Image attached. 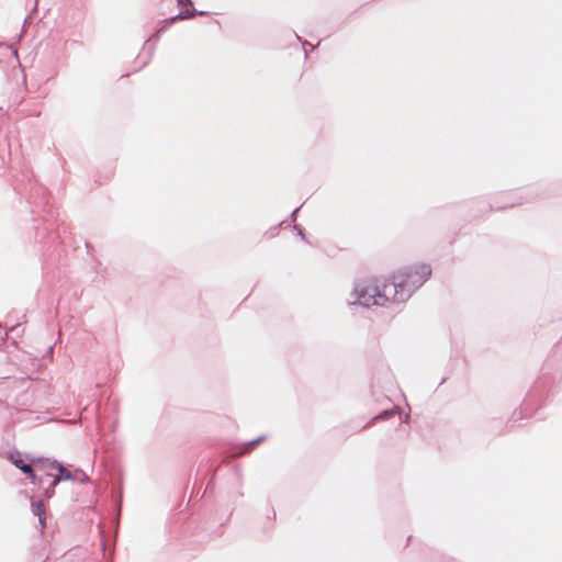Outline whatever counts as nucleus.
<instances>
[{
  "label": "nucleus",
  "mask_w": 562,
  "mask_h": 562,
  "mask_svg": "<svg viewBox=\"0 0 562 562\" xmlns=\"http://www.w3.org/2000/svg\"><path fill=\"white\" fill-rule=\"evenodd\" d=\"M431 272V267L424 262L398 269L392 274L385 296L395 303L405 302L430 278Z\"/></svg>",
  "instance_id": "nucleus-1"
},
{
  "label": "nucleus",
  "mask_w": 562,
  "mask_h": 562,
  "mask_svg": "<svg viewBox=\"0 0 562 562\" xmlns=\"http://www.w3.org/2000/svg\"><path fill=\"white\" fill-rule=\"evenodd\" d=\"M390 281L380 283L375 279H369L358 284L356 292L358 299L363 305H382L385 302H392V299L385 296Z\"/></svg>",
  "instance_id": "nucleus-2"
},
{
  "label": "nucleus",
  "mask_w": 562,
  "mask_h": 562,
  "mask_svg": "<svg viewBox=\"0 0 562 562\" xmlns=\"http://www.w3.org/2000/svg\"><path fill=\"white\" fill-rule=\"evenodd\" d=\"M35 467L36 469L46 472L47 475L54 476V480L52 482V491L46 492L47 497L52 496V494L54 493V487L61 480H69L71 477L69 471L63 468L61 465L57 464L56 462L36 461Z\"/></svg>",
  "instance_id": "nucleus-3"
},
{
  "label": "nucleus",
  "mask_w": 562,
  "mask_h": 562,
  "mask_svg": "<svg viewBox=\"0 0 562 562\" xmlns=\"http://www.w3.org/2000/svg\"><path fill=\"white\" fill-rule=\"evenodd\" d=\"M178 4L183 8L179 14L169 19V23H175L178 20H187L195 16V11L192 8L191 0H178Z\"/></svg>",
  "instance_id": "nucleus-4"
},
{
  "label": "nucleus",
  "mask_w": 562,
  "mask_h": 562,
  "mask_svg": "<svg viewBox=\"0 0 562 562\" xmlns=\"http://www.w3.org/2000/svg\"><path fill=\"white\" fill-rule=\"evenodd\" d=\"M10 461L16 467L19 468L23 473H25L26 475H29V477L32 480V481H36L37 480V476L36 474L34 473V470H33V467L31 464H27L23 461V459L20 457L19 453L16 454H11L10 456Z\"/></svg>",
  "instance_id": "nucleus-5"
},
{
  "label": "nucleus",
  "mask_w": 562,
  "mask_h": 562,
  "mask_svg": "<svg viewBox=\"0 0 562 562\" xmlns=\"http://www.w3.org/2000/svg\"><path fill=\"white\" fill-rule=\"evenodd\" d=\"M33 512L38 517L42 527H45V505L42 501L33 505Z\"/></svg>",
  "instance_id": "nucleus-6"
}]
</instances>
